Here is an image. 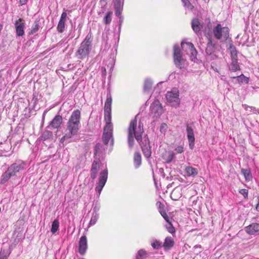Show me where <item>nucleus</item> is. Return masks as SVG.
Returning a JSON list of instances; mask_svg holds the SVG:
<instances>
[{"mask_svg": "<svg viewBox=\"0 0 259 259\" xmlns=\"http://www.w3.org/2000/svg\"><path fill=\"white\" fill-rule=\"evenodd\" d=\"M230 77L232 79V81L235 83L241 84L243 83H248L249 81V78L246 77L243 74L236 76L230 75Z\"/></svg>", "mask_w": 259, "mask_h": 259, "instance_id": "f3484780", "label": "nucleus"}, {"mask_svg": "<svg viewBox=\"0 0 259 259\" xmlns=\"http://www.w3.org/2000/svg\"><path fill=\"white\" fill-rule=\"evenodd\" d=\"M88 248L87 238L85 235L82 236L79 241L78 252L81 255H84Z\"/></svg>", "mask_w": 259, "mask_h": 259, "instance_id": "2eb2a0df", "label": "nucleus"}, {"mask_svg": "<svg viewBox=\"0 0 259 259\" xmlns=\"http://www.w3.org/2000/svg\"><path fill=\"white\" fill-rule=\"evenodd\" d=\"M152 86V81L151 79L147 78L145 79L144 84L143 91L145 93L149 92Z\"/></svg>", "mask_w": 259, "mask_h": 259, "instance_id": "c756f323", "label": "nucleus"}, {"mask_svg": "<svg viewBox=\"0 0 259 259\" xmlns=\"http://www.w3.org/2000/svg\"><path fill=\"white\" fill-rule=\"evenodd\" d=\"M168 128V126L165 123H162L160 126V131L162 134H165Z\"/></svg>", "mask_w": 259, "mask_h": 259, "instance_id": "a18cd8bd", "label": "nucleus"}, {"mask_svg": "<svg viewBox=\"0 0 259 259\" xmlns=\"http://www.w3.org/2000/svg\"><path fill=\"white\" fill-rule=\"evenodd\" d=\"M175 193V191H173V192L171 193V198H172V199H174V200H177V199H176V198H172V196L174 195Z\"/></svg>", "mask_w": 259, "mask_h": 259, "instance_id": "338daca9", "label": "nucleus"}, {"mask_svg": "<svg viewBox=\"0 0 259 259\" xmlns=\"http://www.w3.org/2000/svg\"><path fill=\"white\" fill-rule=\"evenodd\" d=\"M62 121L63 119L62 116L61 115H57L55 116L47 127L49 128L51 126L54 128H58L62 124Z\"/></svg>", "mask_w": 259, "mask_h": 259, "instance_id": "a211bd4d", "label": "nucleus"}, {"mask_svg": "<svg viewBox=\"0 0 259 259\" xmlns=\"http://www.w3.org/2000/svg\"><path fill=\"white\" fill-rule=\"evenodd\" d=\"M186 132L189 143V147L191 149H193L195 144V137L193 129L192 127L187 124L186 127Z\"/></svg>", "mask_w": 259, "mask_h": 259, "instance_id": "ddd939ff", "label": "nucleus"}, {"mask_svg": "<svg viewBox=\"0 0 259 259\" xmlns=\"http://www.w3.org/2000/svg\"><path fill=\"white\" fill-rule=\"evenodd\" d=\"M98 172V170H94L93 169H91L90 174L91 178L93 180H95L97 178Z\"/></svg>", "mask_w": 259, "mask_h": 259, "instance_id": "49530a36", "label": "nucleus"}, {"mask_svg": "<svg viewBox=\"0 0 259 259\" xmlns=\"http://www.w3.org/2000/svg\"><path fill=\"white\" fill-rule=\"evenodd\" d=\"M100 209V206L98 204V203H95L94 205V207H93V212L94 213H97V211H99Z\"/></svg>", "mask_w": 259, "mask_h": 259, "instance_id": "864d4df0", "label": "nucleus"}, {"mask_svg": "<svg viewBox=\"0 0 259 259\" xmlns=\"http://www.w3.org/2000/svg\"><path fill=\"white\" fill-rule=\"evenodd\" d=\"M213 34L217 39L223 38L225 41L229 36V29L227 27H222L221 24H218L213 28Z\"/></svg>", "mask_w": 259, "mask_h": 259, "instance_id": "20e7f679", "label": "nucleus"}, {"mask_svg": "<svg viewBox=\"0 0 259 259\" xmlns=\"http://www.w3.org/2000/svg\"><path fill=\"white\" fill-rule=\"evenodd\" d=\"M137 116L130 122L128 128L127 143L130 149H132L135 144L134 137L141 146L143 153L145 157L150 158L151 156V147L147 135L142 137L144 133L143 125L139 122L137 126Z\"/></svg>", "mask_w": 259, "mask_h": 259, "instance_id": "f257e3e1", "label": "nucleus"}, {"mask_svg": "<svg viewBox=\"0 0 259 259\" xmlns=\"http://www.w3.org/2000/svg\"><path fill=\"white\" fill-rule=\"evenodd\" d=\"M80 259H85V258H80Z\"/></svg>", "mask_w": 259, "mask_h": 259, "instance_id": "774afa93", "label": "nucleus"}, {"mask_svg": "<svg viewBox=\"0 0 259 259\" xmlns=\"http://www.w3.org/2000/svg\"><path fill=\"white\" fill-rule=\"evenodd\" d=\"M175 151L178 153H182L184 151V147L182 146H179L176 148Z\"/></svg>", "mask_w": 259, "mask_h": 259, "instance_id": "5fc2aeb1", "label": "nucleus"}, {"mask_svg": "<svg viewBox=\"0 0 259 259\" xmlns=\"http://www.w3.org/2000/svg\"><path fill=\"white\" fill-rule=\"evenodd\" d=\"M14 176H15L8 167L7 170L3 174L1 177V179L0 180V183L1 184H5L7 182H8L12 177Z\"/></svg>", "mask_w": 259, "mask_h": 259, "instance_id": "aec40b11", "label": "nucleus"}, {"mask_svg": "<svg viewBox=\"0 0 259 259\" xmlns=\"http://www.w3.org/2000/svg\"><path fill=\"white\" fill-rule=\"evenodd\" d=\"M229 69L231 73L240 70L238 60H232L231 63L229 65Z\"/></svg>", "mask_w": 259, "mask_h": 259, "instance_id": "393cba45", "label": "nucleus"}, {"mask_svg": "<svg viewBox=\"0 0 259 259\" xmlns=\"http://www.w3.org/2000/svg\"><path fill=\"white\" fill-rule=\"evenodd\" d=\"M191 26L193 31L197 34L201 33V30L202 26L201 25L199 20L198 18H194L191 21Z\"/></svg>", "mask_w": 259, "mask_h": 259, "instance_id": "6ab92c4d", "label": "nucleus"}, {"mask_svg": "<svg viewBox=\"0 0 259 259\" xmlns=\"http://www.w3.org/2000/svg\"><path fill=\"white\" fill-rule=\"evenodd\" d=\"M175 157V156L174 153L171 152L170 153H169L166 160L167 163L170 162Z\"/></svg>", "mask_w": 259, "mask_h": 259, "instance_id": "09e8293b", "label": "nucleus"}, {"mask_svg": "<svg viewBox=\"0 0 259 259\" xmlns=\"http://www.w3.org/2000/svg\"><path fill=\"white\" fill-rule=\"evenodd\" d=\"M93 34L90 30L75 54L78 59H85L90 53L92 49Z\"/></svg>", "mask_w": 259, "mask_h": 259, "instance_id": "7ed1b4c3", "label": "nucleus"}, {"mask_svg": "<svg viewBox=\"0 0 259 259\" xmlns=\"http://www.w3.org/2000/svg\"><path fill=\"white\" fill-rule=\"evenodd\" d=\"M185 172L188 176L195 177L198 174L197 168L192 166H187L185 168Z\"/></svg>", "mask_w": 259, "mask_h": 259, "instance_id": "bb28decb", "label": "nucleus"}, {"mask_svg": "<svg viewBox=\"0 0 259 259\" xmlns=\"http://www.w3.org/2000/svg\"><path fill=\"white\" fill-rule=\"evenodd\" d=\"M175 244L174 239L171 237H166L162 245L165 250H169L172 248Z\"/></svg>", "mask_w": 259, "mask_h": 259, "instance_id": "4be33fe9", "label": "nucleus"}, {"mask_svg": "<svg viewBox=\"0 0 259 259\" xmlns=\"http://www.w3.org/2000/svg\"><path fill=\"white\" fill-rule=\"evenodd\" d=\"M107 0H100V3L102 7H105L107 5Z\"/></svg>", "mask_w": 259, "mask_h": 259, "instance_id": "bf43d9fd", "label": "nucleus"}, {"mask_svg": "<svg viewBox=\"0 0 259 259\" xmlns=\"http://www.w3.org/2000/svg\"><path fill=\"white\" fill-rule=\"evenodd\" d=\"M104 133L113 134V124L111 122H106Z\"/></svg>", "mask_w": 259, "mask_h": 259, "instance_id": "2f4dec72", "label": "nucleus"}, {"mask_svg": "<svg viewBox=\"0 0 259 259\" xmlns=\"http://www.w3.org/2000/svg\"><path fill=\"white\" fill-rule=\"evenodd\" d=\"M14 176H15L8 167L7 170L3 174L1 177V179L0 180V183L1 184H5L7 182H8L12 177Z\"/></svg>", "mask_w": 259, "mask_h": 259, "instance_id": "412c9836", "label": "nucleus"}, {"mask_svg": "<svg viewBox=\"0 0 259 259\" xmlns=\"http://www.w3.org/2000/svg\"><path fill=\"white\" fill-rule=\"evenodd\" d=\"M256 201V209L257 211H259V195L257 197Z\"/></svg>", "mask_w": 259, "mask_h": 259, "instance_id": "680f3d73", "label": "nucleus"}, {"mask_svg": "<svg viewBox=\"0 0 259 259\" xmlns=\"http://www.w3.org/2000/svg\"><path fill=\"white\" fill-rule=\"evenodd\" d=\"M40 27V20L36 19L33 24L31 30L29 31V35H33L36 33Z\"/></svg>", "mask_w": 259, "mask_h": 259, "instance_id": "5701e85b", "label": "nucleus"}, {"mask_svg": "<svg viewBox=\"0 0 259 259\" xmlns=\"http://www.w3.org/2000/svg\"><path fill=\"white\" fill-rule=\"evenodd\" d=\"M98 218H99V214L98 213H93V215H92V217L90 220L89 225L92 226V225H95L96 224V223L97 222V220L98 219Z\"/></svg>", "mask_w": 259, "mask_h": 259, "instance_id": "ea45409f", "label": "nucleus"}, {"mask_svg": "<svg viewBox=\"0 0 259 259\" xmlns=\"http://www.w3.org/2000/svg\"><path fill=\"white\" fill-rule=\"evenodd\" d=\"M242 106L244 108V109L246 110H248V109H249L250 106H248L246 104H242Z\"/></svg>", "mask_w": 259, "mask_h": 259, "instance_id": "e2e57ef3", "label": "nucleus"}, {"mask_svg": "<svg viewBox=\"0 0 259 259\" xmlns=\"http://www.w3.org/2000/svg\"><path fill=\"white\" fill-rule=\"evenodd\" d=\"M107 178L108 170L107 169H105L100 174L98 185L96 187L97 191L100 193L107 182Z\"/></svg>", "mask_w": 259, "mask_h": 259, "instance_id": "1a4fd4ad", "label": "nucleus"}, {"mask_svg": "<svg viewBox=\"0 0 259 259\" xmlns=\"http://www.w3.org/2000/svg\"><path fill=\"white\" fill-rule=\"evenodd\" d=\"M241 172L244 177L246 181H250L252 180V176L250 169L242 168Z\"/></svg>", "mask_w": 259, "mask_h": 259, "instance_id": "c85d7f7f", "label": "nucleus"}, {"mask_svg": "<svg viewBox=\"0 0 259 259\" xmlns=\"http://www.w3.org/2000/svg\"><path fill=\"white\" fill-rule=\"evenodd\" d=\"M230 49L232 60H238L237 51L236 50V48L234 46H231Z\"/></svg>", "mask_w": 259, "mask_h": 259, "instance_id": "c9c22d12", "label": "nucleus"}, {"mask_svg": "<svg viewBox=\"0 0 259 259\" xmlns=\"http://www.w3.org/2000/svg\"><path fill=\"white\" fill-rule=\"evenodd\" d=\"M112 97L110 93H108L107 95V99L105 101V103L112 104Z\"/></svg>", "mask_w": 259, "mask_h": 259, "instance_id": "8fccbe9b", "label": "nucleus"}, {"mask_svg": "<svg viewBox=\"0 0 259 259\" xmlns=\"http://www.w3.org/2000/svg\"><path fill=\"white\" fill-rule=\"evenodd\" d=\"M181 47L183 50L185 48H188L190 52V58L192 61L195 62L196 58V55L197 52L195 49L194 45L191 42H185L182 41L181 43Z\"/></svg>", "mask_w": 259, "mask_h": 259, "instance_id": "9b49d317", "label": "nucleus"}, {"mask_svg": "<svg viewBox=\"0 0 259 259\" xmlns=\"http://www.w3.org/2000/svg\"><path fill=\"white\" fill-rule=\"evenodd\" d=\"M134 163L136 168L139 167L141 164V155L139 152H136L134 154Z\"/></svg>", "mask_w": 259, "mask_h": 259, "instance_id": "7c9ffc66", "label": "nucleus"}, {"mask_svg": "<svg viewBox=\"0 0 259 259\" xmlns=\"http://www.w3.org/2000/svg\"><path fill=\"white\" fill-rule=\"evenodd\" d=\"M66 18H67V13L65 11H64L62 13L61 18L60 19L66 21Z\"/></svg>", "mask_w": 259, "mask_h": 259, "instance_id": "13d9d810", "label": "nucleus"}, {"mask_svg": "<svg viewBox=\"0 0 259 259\" xmlns=\"http://www.w3.org/2000/svg\"><path fill=\"white\" fill-rule=\"evenodd\" d=\"M59 226V223L58 220H54L52 224V227L51 229V232L53 234H55L58 230Z\"/></svg>", "mask_w": 259, "mask_h": 259, "instance_id": "e433bc0d", "label": "nucleus"}, {"mask_svg": "<svg viewBox=\"0 0 259 259\" xmlns=\"http://www.w3.org/2000/svg\"><path fill=\"white\" fill-rule=\"evenodd\" d=\"M101 162V159L98 158H95V160H94L92 164L91 169H93L94 170L97 169L99 170L100 166L99 163Z\"/></svg>", "mask_w": 259, "mask_h": 259, "instance_id": "4c0bfd02", "label": "nucleus"}, {"mask_svg": "<svg viewBox=\"0 0 259 259\" xmlns=\"http://www.w3.org/2000/svg\"><path fill=\"white\" fill-rule=\"evenodd\" d=\"M150 109L152 114L156 118L159 117L163 112L162 105L158 100L153 101L150 106Z\"/></svg>", "mask_w": 259, "mask_h": 259, "instance_id": "0eeeda50", "label": "nucleus"}, {"mask_svg": "<svg viewBox=\"0 0 259 259\" xmlns=\"http://www.w3.org/2000/svg\"><path fill=\"white\" fill-rule=\"evenodd\" d=\"M119 18V27H118V30L119 31H120V29H121V25H122V23L123 21V16H120Z\"/></svg>", "mask_w": 259, "mask_h": 259, "instance_id": "6e6d98bb", "label": "nucleus"}, {"mask_svg": "<svg viewBox=\"0 0 259 259\" xmlns=\"http://www.w3.org/2000/svg\"><path fill=\"white\" fill-rule=\"evenodd\" d=\"M167 223V224L165 225V227L167 229V231L171 234L175 233V228L173 226L171 222L170 221V219L169 220V222Z\"/></svg>", "mask_w": 259, "mask_h": 259, "instance_id": "f704fd0d", "label": "nucleus"}, {"mask_svg": "<svg viewBox=\"0 0 259 259\" xmlns=\"http://www.w3.org/2000/svg\"><path fill=\"white\" fill-rule=\"evenodd\" d=\"M249 109H250V111H252L254 113L259 114V109H256L255 107L253 106H250Z\"/></svg>", "mask_w": 259, "mask_h": 259, "instance_id": "4d7b16f0", "label": "nucleus"}, {"mask_svg": "<svg viewBox=\"0 0 259 259\" xmlns=\"http://www.w3.org/2000/svg\"><path fill=\"white\" fill-rule=\"evenodd\" d=\"M26 163L22 160H18L15 163L12 164L8 167L11 170L15 176L17 174L24 170L25 168Z\"/></svg>", "mask_w": 259, "mask_h": 259, "instance_id": "9d476101", "label": "nucleus"}, {"mask_svg": "<svg viewBox=\"0 0 259 259\" xmlns=\"http://www.w3.org/2000/svg\"><path fill=\"white\" fill-rule=\"evenodd\" d=\"M15 26L16 33L17 36H22L24 34L25 23L22 22V19L20 18L15 21Z\"/></svg>", "mask_w": 259, "mask_h": 259, "instance_id": "f8f14e48", "label": "nucleus"}, {"mask_svg": "<svg viewBox=\"0 0 259 259\" xmlns=\"http://www.w3.org/2000/svg\"><path fill=\"white\" fill-rule=\"evenodd\" d=\"M65 20L60 19L57 27V31L60 33H62L65 29Z\"/></svg>", "mask_w": 259, "mask_h": 259, "instance_id": "72a5a7b5", "label": "nucleus"}, {"mask_svg": "<svg viewBox=\"0 0 259 259\" xmlns=\"http://www.w3.org/2000/svg\"><path fill=\"white\" fill-rule=\"evenodd\" d=\"M146 256V252L144 249H140L138 251L136 259H143Z\"/></svg>", "mask_w": 259, "mask_h": 259, "instance_id": "58836bf2", "label": "nucleus"}, {"mask_svg": "<svg viewBox=\"0 0 259 259\" xmlns=\"http://www.w3.org/2000/svg\"><path fill=\"white\" fill-rule=\"evenodd\" d=\"M179 97V92L176 88L173 89L170 92H168L166 95L167 102L171 106L175 107L179 106L180 104V99Z\"/></svg>", "mask_w": 259, "mask_h": 259, "instance_id": "39448f33", "label": "nucleus"}, {"mask_svg": "<svg viewBox=\"0 0 259 259\" xmlns=\"http://www.w3.org/2000/svg\"><path fill=\"white\" fill-rule=\"evenodd\" d=\"M157 203H159V206L158 207V210H159V213L162 215V217L163 218V219L165 220V221L166 222H168L169 218L167 215L166 211H165V210L164 209V205L160 202H158Z\"/></svg>", "mask_w": 259, "mask_h": 259, "instance_id": "a878e982", "label": "nucleus"}, {"mask_svg": "<svg viewBox=\"0 0 259 259\" xmlns=\"http://www.w3.org/2000/svg\"><path fill=\"white\" fill-rule=\"evenodd\" d=\"M28 0H19V3L21 6L27 4Z\"/></svg>", "mask_w": 259, "mask_h": 259, "instance_id": "052dcab7", "label": "nucleus"}, {"mask_svg": "<svg viewBox=\"0 0 259 259\" xmlns=\"http://www.w3.org/2000/svg\"><path fill=\"white\" fill-rule=\"evenodd\" d=\"M239 192L241 194L245 199H248V191L247 189H241Z\"/></svg>", "mask_w": 259, "mask_h": 259, "instance_id": "de8ad7c7", "label": "nucleus"}, {"mask_svg": "<svg viewBox=\"0 0 259 259\" xmlns=\"http://www.w3.org/2000/svg\"><path fill=\"white\" fill-rule=\"evenodd\" d=\"M182 2L185 7H186L191 10L193 9V6L191 4L189 0H182Z\"/></svg>", "mask_w": 259, "mask_h": 259, "instance_id": "79ce46f5", "label": "nucleus"}, {"mask_svg": "<svg viewBox=\"0 0 259 259\" xmlns=\"http://www.w3.org/2000/svg\"><path fill=\"white\" fill-rule=\"evenodd\" d=\"M104 120L106 122H111V111H104Z\"/></svg>", "mask_w": 259, "mask_h": 259, "instance_id": "a19ab883", "label": "nucleus"}, {"mask_svg": "<svg viewBox=\"0 0 259 259\" xmlns=\"http://www.w3.org/2000/svg\"><path fill=\"white\" fill-rule=\"evenodd\" d=\"M112 14L113 13L112 11H109L106 13L105 16L103 18V22L105 24H109L111 23Z\"/></svg>", "mask_w": 259, "mask_h": 259, "instance_id": "473e14b6", "label": "nucleus"}, {"mask_svg": "<svg viewBox=\"0 0 259 259\" xmlns=\"http://www.w3.org/2000/svg\"><path fill=\"white\" fill-rule=\"evenodd\" d=\"M113 3L114 9L122 8L120 0H113Z\"/></svg>", "mask_w": 259, "mask_h": 259, "instance_id": "c03bdc74", "label": "nucleus"}, {"mask_svg": "<svg viewBox=\"0 0 259 259\" xmlns=\"http://www.w3.org/2000/svg\"><path fill=\"white\" fill-rule=\"evenodd\" d=\"M111 139V144H113V134L104 133L102 136V140L105 145H107L109 140Z\"/></svg>", "mask_w": 259, "mask_h": 259, "instance_id": "cd10ccee", "label": "nucleus"}, {"mask_svg": "<svg viewBox=\"0 0 259 259\" xmlns=\"http://www.w3.org/2000/svg\"><path fill=\"white\" fill-rule=\"evenodd\" d=\"M174 61L176 66L180 69L184 67V60L179 46L175 45L174 47Z\"/></svg>", "mask_w": 259, "mask_h": 259, "instance_id": "423d86ee", "label": "nucleus"}, {"mask_svg": "<svg viewBox=\"0 0 259 259\" xmlns=\"http://www.w3.org/2000/svg\"><path fill=\"white\" fill-rule=\"evenodd\" d=\"M197 248H201V245H196L195 246H194V249H196Z\"/></svg>", "mask_w": 259, "mask_h": 259, "instance_id": "69168bd1", "label": "nucleus"}, {"mask_svg": "<svg viewBox=\"0 0 259 259\" xmlns=\"http://www.w3.org/2000/svg\"><path fill=\"white\" fill-rule=\"evenodd\" d=\"M111 104L105 103L104 111H111Z\"/></svg>", "mask_w": 259, "mask_h": 259, "instance_id": "3c124183", "label": "nucleus"}, {"mask_svg": "<svg viewBox=\"0 0 259 259\" xmlns=\"http://www.w3.org/2000/svg\"><path fill=\"white\" fill-rule=\"evenodd\" d=\"M217 42L212 38L211 36H209L205 52L207 55L211 56L212 59H214L218 57L217 55L213 54L215 50L217 49Z\"/></svg>", "mask_w": 259, "mask_h": 259, "instance_id": "6e6552de", "label": "nucleus"}, {"mask_svg": "<svg viewBox=\"0 0 259 259\" xmlns=\"http://www.w3.org/2000/svg\"><path fill=\"white\" fill-rule=\"evenodd\" d=\"M161 242L159 241L155 240L152 243L151 245L154 249H158L161 247Z\"/></svg>", "mask_w": 259, "mask_h": 259, "instance_id": "37998d69", "label": "nucleus"}, {"mask_svg": "<svg viewBox=\"0 0 259 259\" xmlns=\"http://www.w3.org/2000/svg\"><path fill=\"white\" fill-rule=\"evenodd\" d=\"M8 256L0 254V259H7Z\"/></svg>", "mask_w": 259, "mask_h": 259, "instance_id": "0e129e2a", "label": "nucleus"}, {"mask_svg": "<svg viewBox=\"0 0 259 259\" xmlns=\"http://www.w3.org/2000/svg\"><path fill=\"white\" fill-rule=\"evenodd\" d=\"M80 118V111L78 109L74 110L67 123V130L69 131V133L66 134L61 138V141H65L70 139L72 136L77 135Z\"/></svg>", "mask_w": 259, "mask_h": 259, "instance_id": "f03ea898", "label": "nucleus"}, {"mask_svg": "<svg viewBox=\"0 0 259 259\" xmlns=\"http://www.w3.org/2000/svg\"><path fill=\"white\" fill-rule=\"evenodd\" d=\"M245 230L250 235L259 234V223H252L245 227Z\"/></svg>", "mask_w": 259, "mask_h": 259, "instance_id": "dca6fc26", "label": "nucleus"}, {"mask_svg": "<svg viewBox=\"0 0 259 259\" xmlns=\"http://www.w3.org/2000/svg\"><path fill=\"white\" fill-rule=\"evenodd\" d=\"M53 135L52 132L46 130L41 134V136L39 138L41 141H51L53 140Z\"/></svg>", "mask_w": 259, "mask_h": 259, "instance_id": "b1692460", "label": "nucleus"}, {"mask_svg": "<svg viewBox=\"0 0 259 259\" xmlns=\"http://www.w3.org/2000/svg\"><path fill=\"white\" fill-rule=\"evenodd\" d=\"M115 10V15L118 17H119L120 16H121V11L122 10V8H119V9H114Z\"/></svg>", "mask_w": 259, "mask_h": 259, "instance_id": "603ef678", "label": "nucleus"}, {"mask_svg": "<svg viewBox=\"0 0 259 259\" xmlns=\"http://www.w3.org/2000/svg\"><path fill=\"white\" fill-rule=\"evenodd\" d=\"M105 153V148L101 143H97L94 147V158L101 159Z\"/></svg>", "mask_w": 259, "mask_h": 259, "instance_id": "4468645a", "label": "nucleus"}]
</instances>
